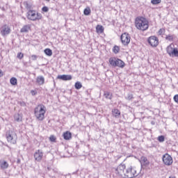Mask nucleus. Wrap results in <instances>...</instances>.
Wrapping results in <instances>:
<instances>
[{
    "label": "nucleus",
    "instance_id": "32",
    "mask_svg": "<svg viewBox=\"0 0 178 178\" xmlns=\"http://www.w3.org/2000/svg\"><path fill=\"white\" fill-rule=\"evenodd\" d=\"M158 141H159V143H163V141H165V136H159L158 137Z\"/></svg>",
    "mask_w": 178,
    "mask_h": 178
},
{
    "label": "nucleus",
    "instance_id": "47",
    "mask_svg": "<svg viewBox=\"0 0 178 178\" xmlns=\"http://www.w3.org/2000/svg\"><path fill=\"white\" fill-rule=\"evenodd\" d=\"M169 178H176V177H172V176H170V177H169Z\"/></svg>",
    "mask_w": 178,
    "mask_h": 178
},
{
    "label": "nucleus",
    "instance_id": "44",
    "mask_svg": "<svg viewBox=\"0 0 178 178\" xmlns=\"http://www.w3.org/2000/svg\"><path fill=\"white\" fill-rule=\"evenodd\" d=\"M1 9L5 11V7H1Z\"/></svg>",
    "mask_w": 178,
    "mask_h": 178
},
{
    "label": "nucleus",
    "instance_id": "11",
    "mask_svg": "<svg viewBox=\"0 0 178 178\" xmlns=\"http://www.w3.org/2000/svg\"><path fill=\"white\" fill-rule=\"evenodd\" d=\"M0 33L3 37H6V35L10 34V27H9V26H8L7 24L3 25L0 28Z\"/></svg>",
    "mask_w": 178,
    "mask_h": 178
},
{
    "label": "nucleus",
    "instance_id": "37",
    "mask_svg": "<svg viewBox=\"0 0 178 178\" xmlns=\"http://www.w3.org/2000/svg\"><path fill=\"white\" fill-rule=\"evenodd\" d=\"M19 105H20V106H26V102H24V101H20L18 102Z\"/></svg>",
    "mask_w": 178,
    "mask_h": 178
},
{
    "label": "nucleus",
    "instance_id": "33",
    "mask_svg": "<svg viewBox=\"0 0 178 178\" xmlns=\"http://www.w3.org/2000/svg\"><path fill=\"white\" fill-rule=\"evenodd\" d=\"M125 98H126V99H127L128 101H131V99H133V98H134V97H133V94H128V95H127V97H125Z\"/></svg>",
    "mask_w": 178,
    "mask_h": 178
},
{
    "label": "nucleus",
    "instance_id": "38",
    "mask_svg": "<svg viewBox=\"0 0 178 178\" xmlns=\"http://www.w3.org/2000/svg\"><path fill=\"white\" fill-rule=\"evenodd\" d=\"M31 60H37V59H38V56H37V55H32L31 56Z\"/></svg>",
    "mask_w": 178,
    "mask_h": 178
},
{
    "label": "nucleus",
    "instance_id": "40",
    "mask_svg": "<svg viewBox=\"0 0 178 178\" xmlns=\"http://www.w3.org/2000/svg\"><path fill=\"white\" fill-rule=\"evenodd\" d=\"M174 101L178 104V95L174 96Z\"/></svg>",
    "mask_w": 178,
    "mask_h": 178
},
{
    "label": "nucleus",
    "instance_id": "5",
    "mask_svg": "<svg viewBox=\"0 0 178 178\" xmlns=\"http://www.w3.org/2000/svg\"><path fill=\"white\" fill-rule=\"evenodd\" d=\"M6 137L8 143H10V144H16V143H17V135L16 134V132L12 130L6 131Z\"/></svg>",
    "mask_w": 178,
    "mask_h": 178
},
{
    "label": "nucleus",
    "instance_id": "45",
    "mask_svg": "<svg viewBox=\"0 0 178 178\" xmlns=\"http://www.w3.org/2000/svg\"><path fill=\"white\" fill-rule=\"evenodd\" d=\"M47 170H51V167H47Z\"/></svg>",
    "mask_w": 178,
    "mask_h": 178
},
{
    "label": "nucleus",
    "instance_id": "35",
    "mask_svg": "<svg viewBox=\"0 0 178 178\" xmlns=\"http://www.w3.org/2000/svg\"><path fill=\"white\" fill-rule=\"evenodd\" d=\"M165 40H168V41H173V35H168L165 37Z\"/></svg>",
    "mask_w": 178,
    "mask_h": 178
},
{
    "label": "nucleus",
    "instance_id": "1",
    "mask_svg": "<svg viewBox=\"0 0 178 178\" xmlns=\"http://www.w3.org/2000/svg\"><path fill=\"white\" fill-rule=\"evenodd\" d=\"M135 26L138 30L145 31L149 27V22L145 17H138L135 19Z\"/></svg>",
    "mask_w": 178,
    "mask_h": 178
},
{
    "label": "nucleus",
    "instance_id": "31",
    "mask_svg": "<svg viewBox=\"0 0 178 178\" xmlns=\"http://www.w3.org/2000/svg\"><path fill=\"white\" fill-rule=\"evenodd\" d=\"M49 140H50L51 143H56V137H55V136H54V135H51V136H50V137H49Z\"/></svg>",
    "mask_w": 178,
    "mask_h": 178
},
{
    "label": "nucleus",
    "instance_id": "36",
    "mask_svg": "<svg viewBox=\"0 0 178 178\" xmlns=\"http://www.w3.org/2000/svg\"><path fill=\"white\" fill-rule=\"evenodd\" d=\"M24 56V55L22 52L18 53L17 55V58H18V59H23Z\"/></svg>",
    "mask_w": 178,
    "mask_h": 178
},
{
    "label": "nucleus",
    "instance_id": "6",
    "mask_svg": "<svg viewBox=\"0 0 178 178\" xmlns=\"http://www.w3.org/2000/svg\"><path fill=\"white\" fill-rule=\"evenodd\" d=\"M166 51L170 56H178V49L177 48H175V44H171L167 47Z\"/></svg>",
    "mask_w": 178,
    "mask_h": 178
},
{
    "label": "nucleus",
    "instance_id": "46",
    "mask_svg": "<svg viewBox=\"0 0 178 178\" xmlns=\"http://www.w3.org/2000/svg\"><path fill=\"white\" fill-rule=\"evenodd\" d=\"M17 163H20V159L17 160Z\"/></svg>",
    "mask_w": 178,
    "mask_h": 178
},
{
    "label": "nucleus",
    "instance_id": "34",
    "mask_svg": "<svg viewBox=\"0 0 178 178\" xmlns=\"http://www.w3.org/2000/svg\"><path fill=\"white\" fill-rule=\"evenodd\" d=\"M158 33L159 35H163L165 34V29H160Z\"/></svg>",
    "mask_w": 178,
    "mask_h": 178
},
{
    "label": "nucleus",
    "instance_id": "15",
    "mask_svg": "<svg viewBox=\"0 0 178 178\" xmlns=\"http://www.w3.org/2000/svg\"><path fill=\"white\" fill-rule=\"evenodd\" d=\"M57 79H59L60 80H63V81H68L69 80H72V75H58L57 76Z\"/></svg>",
    "mask_w": 178,
    "mask_h": 178
},
{
    "label": "nucleus",
    "instance_id": "12",
    "mask_svg": "<svg viewBox=\"0 0 178 178\" xmlns=\"http://www.w3.org/2000/svg\"><path fill=\"white\" fill-rule=\"evenodd\" d=\"M33 156L35 158V161H36L37 162H41L44 156V152L41 149H38L34 153Z\"/></svg>",
    "mask_w": 178,
    "mask_h": 178
},
{
    "label": "nucleus",
    "instance_id": "41",
    "mask_svg": "<svg viewBox=\"0 0 178 178\" xmlns=\"http://www.w3.org/2000/svg\"><path fill=\"white\" fill-rule=\"evenodd\" d=\"M31 94L32 95H37V91L31 90Z\"/></svg>",
    "mask_w": 178,
    "mask_h": 178
},
{
    "label": "nucleus",
    "instance_id": "7",
    "mask_svg": "<svg viewBox=\"0 0 178 178\" xmlns=\"http://www.w3.org/2000/svg\"><path fill=\"white\" fill-rule=\"evenodd\" d=\"M124 175L126 178L136 177L137 176V171L131 166L125 170Z\"/></svg>",
    "mask_w": 178,
    "mask_h": 178
},
{
    "label": "nucleus",
    "instance_id": "26",
    "mask_svg": "<svg viewBox=\"0 0 178 178\" xmlns=\"http://www.w3.org/2000/svg\"><path fill=\"white\" fill-rule=\"evenodd\" d=\"M96 30L97 33H104V26L102 25H97Z\"/></svg>",
    "mask_w": 178,
    "mask_h": 178
},
{
    "label": "nucleus",
    "instance_id": "43",
    "mask_svg": "<svg viewBox=\"0 0 178 178\" xmlns=\"http://www.w3.org/2000/svg\"><path fill=\"white\" fill-rule=\"evenodd\" d=\"M52 171L54 172V173H58L57 169H53Z\"/></svg>",
    "mask_w": 178,
    "mask_h": 178
},
{
    "label": "nucleus",
    "instance_id": "30",
    "mask_svg": "<svg viewBox=\"0 0 178 178\" xmlns=\"http://www.w3.org/2000/svg\"><path fill=\"white\" fill-rule=\"evenodd\" d=\"M161 2H162L161 0H151V3H152V5H159Z\"/></svg>",
    "mask_w": 178,
    "mask_h": 178
},
{
    "label": "nucleus",
    "instance_id": "10",
    "mask_svg": "<svg viewBox=\"0 0 178 178\" xmlns=\"http://www.w3.org/2000/svg\"><path fill=\"white\" fill-rule=\"evenodd\" d=\"M162 159L164 165H166V166H170V165L173 163V159L172 158V156L168 153L163 155Z\"/></svg>",
    "mask_w": 178,
    "mask_h": 178
},
{
    "label": "nucleus",
    "instance_id": "17",
    "mask_svg": "<svg viewBox=\"0 0 178 178\" xmlns=\"http://www.w3.org/2000/svg\"><path fill=\"white\" fill-rule=\"evenodd\" d=\"M31 27L30 24L24 25L20 30L21 33H29L30 31Z\"/></svg>",
    "mask_w": 178,
    "mask_h": 178
},
{
    "label": "nucleus",
    "instance_id": "18",
    "mask_svg": "<svg viewBox=\"0 0 178 178\" xmlns=\"http://www.w3.org/2000/svg\"><path fill=\"white\" fill-rule=\"evenodd\" d=\"M36 83H38L40 86H42L45 83V79L42 76H39L36 79Z\"/></svg>",
    "mask_w": 178,
    "mask_h": 178
},
{
    "label": "nucleus",
    "instance_id": "27",
    "mask_svg": "<svg viewBox=\"0 0 178 178\" xmlns=\"http://www.w3.org/2000/svg\"><path fill=\"white\" fill-rule=\"evenodd\" d=\"M10 84H12V86H16L17 84V79L15 77L11 78L10 80Z\"/></svg>",
    "mask_w": 178,
    "mask_h": 178
},
{
    "label": "nucleus",
    "instance_id": "4",
    "mask_svg": "<svg viewBox=\"0 0 178 178\" xmlns=\"http://www.w3.org/2000/svg\"><path fill=\"white\" fill-rule=\"evenodd\" d=\"M26 17L28 20L35 22V20H41V19H42V15L34 10H31L26 13Z\"/></svg>",
    "mask_w": 178,
    "mask_h": 178
},
{
    "label": "nucleus",
    "instance_id": "13",
    "mask_svg": "<svg viewBox=\"0 0 178 178\" xmlns=\"http://www.w3.org/2000/svg\"><path fill=\"white\" fill-rule=\"evenodd\" d=\"M140 165L143 168H147L149 165V161L145 156H142L140 160Z\"/></svg>",
    "mask_w": 178,
    "mask_h": 178
},
{
    "label": "nucleus",
    "instance_id": "2",
    "mask_svg": "<svg viewBox=\"0 0 178 178\" xmlns=\"http://www.w3.org/2000/svg\"><path fill=\"white\" fill-rule=\"evenodd\" d=\"M45 106L39 104L34 109V114L38 120L40 122L45 119Z\"/></svg>",
    "mask_w": 178,
    "mask_h": 178
},
{
    "label": "nucleus",
    "instance_id": "9",
    "mask_svg": "<svg viewBox=\"0 0 178 178\" xmlns=\"http://www.w3.org/2000/svg\"><path fill=\"white\" fill-rule=\"evenodd\" d=\"M147 42L153 48H156L157 45H159V40L155 35L150 36L147 39Z\"/></svg>",
    "mask_w": 178,
    "mask_h": 178
},
{
    "label": "nucleus",
    "instance_id": "16",
    "mask_svg": "<svg viewBox=\"0 0 178 178\" xmlns=\"http://www.w3.org/2000/svg\"><path fill=\"white\" fill-rule=\"evenodd\" d=\"M124 169H126V165L120 164V165H118L116 168L115 171L119 175V174L122 173V172H123V173H124L125 172Z\"/></svg>",
    "mask_w": 178,
    "mask_h": 178
},
{
    "label": "nucleus",
    "instance_id": "29",
    "mask_svg": "<svg viewBox=\"0 0 178 178\" xmlns=\"http://www.w3.org/2000/svg\"><path fill=\"white\" fill-rule=\"evenodd\" d=\"M74 87H75L76 90H80V88H81V87H83V85H81V83L77 81L75 83Z\"/></svg>",
    "mask_w": 178,
    "mask_h": 178
},
{
    "label": "nucleus",
    "instance_id": "20",
    "mask_svg": "<svg viewBox=\"0 0 178 178\" xmlns=\"http://www.w3.org/2000/svg\"><path fill=\"white\" fill-rule=\"evenodd\" d=\"M104 97L106 99H112V97H113L112 92H109V91H104Z\"/></svg>",
    "mask_w": 178,
    "mask_h": 178
},
{
    "label": "nucleus",
    "instance_id": "3",
    "mask_svg": "<svg viewBox=\"0 0 178 178\" xmlns=\"http://www.w3.org/2000/svg\"><path fill=\"white\" fill-rule=\"evenodd\" d=\"M108 62L112 67H120L121 69H123V67L125 66L123 60L115 57L110 58Z\"/></svg>",
    "mask_w": 178,
    "mask_h": 178
},
{
    "label": "nucleus",
    "instance_id": "23",
    "mask_svg": "<svg viewBox=\"0 0 178 178\" xmlns=\"http://www.w3.org/2000/svg\"><path fill=\"white\" fill-rule=\"evenodd\" d=\"M24 6H25V8L27 10L28 12H30L31 10V5L27 1L24 2Z\"/></svg>",
    "mask_w": 178,
    "mask_h": 178
},
{
    "label": "nucleus",
    "instance_id": "22",
    "mask_svg": "<svg viewBox=\"0 0 178 178\" xmlns=\"http://www.w3.org/2000/svg\"><path fill=\"white\" fill-rule=\"evenodd\" d=\"M83 14L85 15V16H90V15H91V9L90 8V7H87L84 9Z\"/></svg>",
    "mask_w": 178,
    "mask_h": 178
},
{
    "label": "nucleus",
    "instance_id": "19",
    "mask_svg": "<svg viewBox=\"0 0 178 178\" xmlns=\"http://www.w3.org/2000/svg\"><path fill=\"white\" fill-rule=\"evenodd\" d=\"M0 168L1 169H3V170L8 169V168H9V163H8L5 161H0Z\"/></svg>",
    "mask_w": 178,
    "mask_h": 178
},
{
    "label": "nucleus",
    "instance_id": "8",
    "mask_svg": "<svg viewBox=\"0 0 178 178\" xmlns=\"http://www.w3.org/2000/svg\"><path fill=\"white\" fill-rule=\"evenodd\" d=\"M121 42L124 47H127L129 44H130V40H131V37H130V34L127 33H124L121 35L120 37Z\"/></svg>",
    "mask_w": 178,
    "mask_h": 178
},
{
    "label": "nucleus",
    "instance_id": "28",
    "mask_svg": "<svg viewBox=\"0 0 178 178\" xmlns=\"http://www.w3.org/2000/svg\"><path fill=\"white\" fill-rule=\"evenodd\" d=\"M14 119L16 122H22V116L20 115V114L15 115Z\"/></svg>",
    "mask_w": 178,
    "mask_h": 178
},
{
    "label": "nucleus",
    "instance_id": "39",
    "mask_svg": "<svg viewBox=\"0 0 178 178\" xmlns=\"http://www.w3.org/2000/svg\"><path fill=\"white\" fill-rule=\"evenodd\" d=\"M42 12L47 13L49 10V8H48V7H47V6H44V7H42Z\"/></svg>",
    "mask_w": 178,
    "mask_h": 178
},
{
    "label": "nucleus",
    "instance_id": "42",
    "mask_svg": "<svg viewBox=\"0 0 178 178\" xmlns=\"http://www.w3.org/2000/svg\"><path fill=\"white\" fill-rule=\"evenodd\" d=\"M3 76V72L0 70V77H2Z\"/></svg>",
    "mask_w": 178,
    "mask_h": 178
},
{
    "label": "nucleus",
    "instance_id": "21",
    "mask_svg": "<svg viewBox=\"0 0 178 178\" xmlns=\"http://www.w3.org/2000/svg\"><path fill=\"white\" fill-rule=\"evenodd\" d=\"M63 138L64 140H70L72 138V133L66 131L63 134Z\"/></svg>",
    "mask_w": 178,
    "mask_h": 178
},
{
    "label": "nucleus",
    "instance_id": "14",
    "mask_svg": "<svg viewBox=\"0 0 178 178\" xmlns=\"http://www.w3.org/2000/svg\"><path fill=\"white\" fill-rule=\"evenodd\" d=\"M111 113H112V116H113V118H115V119H120L122 113H120V110L118 108H113L111 111Z\"/></svg>",
    "mask_w": 178,
    "mask_h": 178
},
{
    "label": "nucleus",
    "instance_id": "24",
    "mask_svg": "<svg viewBox=\"0 0 178 178\" xmlns=\"http://www.w3.org/2000/svg\"><path fill=\"white\" fill-rule=\"evenodd\" d=\"M120 51V47L119 46H117V45H115L113 47V52L114 54H119V52Z\"/></svg>",
    "mask_w": 178,
    "mask_h": 178
},
{
    "label": "nucleus",
    "instance_id": "25",
    "mask_svg": "<svg viewBox=\"0 0 178 178\" xmlns=\"http://www.w3.org/2000/svg\"><path fill=\"white\" fill-rule=\"evenodd\" d=\"M44 52L47 56H52V50L51 49H46Z\"/></svg>",
    "mask_w": 178,
    "mask_h": 178
}]
</instances>
